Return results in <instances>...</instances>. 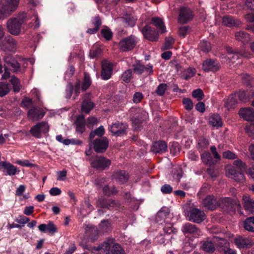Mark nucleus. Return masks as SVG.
<instances>
[{
    "instance_id": "obj_1",
    "label": "nucleus",
    "mask_w": 254,
    "mask_h": 254,
    "mask_svg": "<svg viewBox=\"0 0 254 254\" xmlns=\"http://www.w3.org/2000/svg\"><path fill=\"white\" fill-rule=\"evenodd\" d=\"M24 22V17L17 16L9 19L6 22L8 32L14 36L19 35L22 33V25Z\"/></svg>"
},
{
    "instance_id": "obj_2",
    "label": "nucleus",
    "mask_w": 254,
    "mask_h": 254,
    "mask_svg": "<svg viewBox=\"0 0 254 254\" xmlns=\"http://www.w3.org/2000/svg\"><path fill=\"white\" fill-rule=\"evenodd\" d=\"M0 8V19H3L10 15L18 7L19 0H1Z\"/></svg>"
},
{
    "instance_id": "obj_3",
    "label": "nucleus",
    "mask_w": 254,
    "mask_h": 254,
    "mask_svg": "<svg viewBox=\"0 0 254 254\" xmlns=\"http://www.w3.org/2000/svg\"><path fill=\"white\" fill-rule=\"evenodd\" d=\"M218 202L219 206L220 205L229 212H235L236 210L239 211L241 208L240 202L238 200H232L229 197L220 198Z\"/></svg>"
},
{
    "instance_id": "obj_4",
    "label": "nucleus",
    "mask_w": 254,
    "mask_h": 254,
    "mask_svg": "<svg viewBox=\"0 0 254 254\" xmlns=\"http://www.w3.org/2000/svg\"><path fill=\"white\" fill-rule=\"evenodd\" d=\"M49 130V126L45 122H42L37 124L32 127L30 130L31 134L37 138H40L42 133H46Z\"/></svg>"
},
{
    "instance_id": "obj_5",
    "label": "nucleus",
    "mask_w": 254,
    "mask_h": 254,
    "mask_svg": "<svg viewBox=\"0 0 254 254\" xmlns=\"http://www.w3.org/2000/svg\"><path fill=\"white\" fill-rule=\"evenodd\" d=\"M220 67L219 62L215 59H207L202 64V69L206 72H216L220 69Z\"/></svg>"
},
{
    "instance_id": "obj_6",
    "label": "nucleus",
    "mask_w": 254,
    "mask_h": 254,
    "mask_svg": "<svg viewBox=\"0 0 254 254\" xmlns=\"http://www.w3.org/2000/svg\"><path fill=\"white\" fill-rule=\"evenodd\" d=\"M111 165V161L102 156H98L91 163L93 167L99 170H103L108 168Z\"/></svg>"
},
{
    "instance_id": "obj_7",
    "label": "nucleus",
    "mask_w": 254,
    "mask_h": 254,
    "mask_svg": "<svg viewBox=\"0 0 254 254\" xmlns=\"http://www.w3.org/2000/svg\"><path fill=\"white\" fill-rule=\"evenodd\" d=\"M189 217L190 221L196 223H200L205 220L206 216L203 211L194 208L190 210Z\"/></svg>"
},
{
    "instance_id": "obj_8",
    "label": "nucleus",
    "mask_w": 254,
    "mask_h": 254,
    "mask_svg": "<svg viewBox=\"0 0 254 254\" xmlns=\"http://www.w3.org/2000/svg\"><path fill=\"white\" fill-rule=\"evenodd\" d=\"M182 231L185 235L190 234L195 237H198L202 234L200 230L195 225L190 223L183 225Z\"/></svg>"
},
{
    "instance_id": "obj_9",
    "label": "nucleus",
    "mask_w": 254,
    "mask_h": 254,
    "mask_svg": "<svg viewBox=\"0 0 254 254\" xmlns=\"http://www.w3.org/2000/svg\"><path fill=\"white\" fill-rule=\"evenodd\" d=\"M135 40L133 36H129L123 39L120 42V49L122 51H127L132 49L135 45Z\"/></svg>"
},
{
    "instance_id": "obj_10",
    "label": "nucleus",
    "mask_w": 254,
    "mask_h": 254,
    "mask_svg": "<svg viewBox=\"0 0 254 254\" xmlns=\"http://www.w3.org/2000/svg\"><path fill=\"white\" fill-rule=\"evenodd\" d=\"M93 148L96 152H104L108 146V141L106 137L96 139L93 142Z\"/></svg>"
},
{
    "instance_id": "obj_11",
    "label": "nucleus",
    "mask_w": 254,
    "mask_h": 254,
    "mask_svg": "<svg viewBox=\"0 0 254 254\" xmlns=\"http://www.w3.org/2000/svg\"><path fill=\"white\" fill-rule=\"evenodd\" d=\"M141 32L144 37L149 41H156L158 39V32L149 25L144 26L141 29Z\"/></svg>"
},
{
    "instance_id": "obj_12",
    "label": "nucleus",
    "mask_w": 254,
    "mask_h": 254,
    "mask_svg": "<svg viewBox=\"0 0 254 254\" xmlns=\"http://www.w3.org/2000/svg\"><path fill=\"white\" fill-rule=\"evenodd\" d=\"M202 205L206 209L213 210L219 206V202L214 196L208 195L203 200Z\"/></svg>"
},
{
    "instance_id": "obj_13",
    "label": "nucleus",
    "mask_w": 254,
    "mask_h": 254,
    "mask_svg": "<svg viewBox=\"0 0 254 254\" xmlns=\"http://www.w3.org/2000/svg\"><path fill=\"white\" fill-rule=\"evenodd\" d=\"M113 73V64L108 61L102 62L101 77L104 80H108L111 78Z\"/></svg>"
},
{
    "instance_id": "obj_14",
    "label": "nucleus",
    "mask_w": 254,
    "mask_h": 254,
    "mask_svg": "<svg viewBox=\"0 0 254 254\" xmlns=\"http://www.w3.org/2000/svg\"><path fill=\"white\" fill-rule=\"evenodd\" d=\"M127 128V125L120 122H117L113 124L109 127L110 131L114 134L117 136L121 135L126 132Z\"/></svg>"
},
{
    "instance_id": "obj_15",
    "label": "nucleus",
    "mask_w": 254,
    "mask_h": 254,
    "mask_svg": "<svg viewBox=\"0 0 254 254\" xmlns=\"http://www.w3.org/2000/svg\"><path fill=\"white\" fill-rule=\"evenodd\" d=\"M226 176L237 182H243L245 180L242 172H237L233 167L228 166L226 168Z\"/></svg>"
},
{
    "instance_id": "obj_16",
    "label": "nucleus",
    "mask_w": 254,
    "mask_h": 254,
    "mask_svg": "<svg viewBox=\"0 0 254 254\" xmlns=\"http://www.w3.org/2000/svg\"><path fill=\"white\" fill-rule=\"evenodd\" d=\"M45 113L39 108L32 107L27 113L28 117L32 120L37 121L42 119L45 115Z\"/></svg>"
},
{
    "instance_id": "obj_17",
    "label": "nucleus",
    "mask_w": 254,
    "mask_h": 254,
    "mask_svg": "<svg viewBox=\"0 0 254 254\" xmlns=\"http://www.w3.org/2000/svg\"><path fill=\"white\" fill-rule=\"evenodd\" d=\"M235 244L240 249L250 247L254 245V242L250 239L238 236L235 239Z\"/></svg>"
},
{
    "instance_id": "obj_18",
    "label": "nucleus",
    "mask_w": 254,
    "mask_h": 254,
    "mask_svg": "<svg viewBox=\"0 0 254 254\" xmlns=\"http://www.w3.org/2000/svg\"><path fill=\"white\" fill-rule=\"evenodd\" d=\"M193 17L192 11L189 8H182L179 14V20L181 23H187Z\"/></svg>"
},
{
    "instance_id": "obj_19",
    "label": "nucleus",
    "mask_w": 254,
    "mask_h": 254,
    "mask_svg": "<svg viewBox=\"0 0 254 254\" xmlns=\"http://www.w3.org/2000/svg\"><path fill=\"white\" fill-rule=\"evenodd\" d=\"M1 165V169H3V172L5 173V175L13 176L17 171V167L9 162L2 161Z\"/></svg>"
},
{
    "instance_id": "obj_20",
    "label": "nucleus",
    "mask_w": 254,
    "mask_h": 254,
    "mask_svg": "<svg viewBox=\"0 0 254 254\" xmlns=\"http://www.w3.org/2000/svg\"><path fill=\"white\" fill-rule=\"evenodd\" d=\"M240 117L248 121H254V111L251 108L241 109L239 112Z\"/></svg>"
},
{
    "instance_id": "obj_21",
    "label": "nucleus",
    "mask_w": 254,
    "mask_h": 254,
    "mask_svg": "<svg viewBox=\"0 0 254 254\" xmlns=\"http://www.w3.org/2000/svg\"><path fill=\"white\" fill-rule=\"evenodd\" d=\"M85 230L86 234L91 238L93 241L97 239L98 234L100 233L99 229L98 230L96 226L92 225H86Z\"/></svg>"
},
{
    "instance_id": "obj_22",
    "label": "nucleus",
    "mask_w": 254,
    "mask_h": 254,
    "mask_svg": "<svg viewBox=\"0 0 254 254\" xmlns=\"http://www.w3.org/2000/svg\"><path fill=\"white\" fill-rule=\"evenodd\" d=\"M243 200L245 210L249 213L254 214V200L249 195H244Z\"/></svg>"
},
{
    "instance_id": "obj_23",
    "label": "nucleus",
    "mask_w": 254,
    "mask_h": 254,
    "mask_svg": "<svg viewBox=\"0 0 254 254\" xmlns=\"http://www.w3.org/2000/svg\"><path fill=\"white\" fill-rule=\"evenodd\" d=\"M39 230L42 232H49L52 234L57 231L56 226L52 221H49L47 224H42L38 226Z\"/></svg>"
},
{
    "instance_id": "obj_24",
    "label": "nucleus",
    "mask_w": 254,
    "mask_h": 254,
    "mask_svg": "<svg viewBox=\"0 0 254 254\" xmlns=\"http://www.w3.org/2000/svg\"><path fill=\"white\" fill-rule=\"evenodd\" d=\"M222 23L228 27L239 26L241 22L238 19H234L231 16H224L222 18Z\"/></svg>"
},
{
    "instance_id": "obj_25",
    "label": "nucleus",
    "mask_w": 254,
    "mask_h": 254,
    "mask_svg": "<svg viewBox=\"0 0 254 254\" xmlns=\"http://www.w3.org/2000/svg\"><path fill=\"white\" fill-rule=\"evenodd\" d=\"M167 144L164 141H159L154 142L151 147V150L154 153H163L166 151Z\"/></svg>"
},
{
    "instance_id": "obj_26",
    "label": "nucleus",
    "mask_w": 254,
    "mask_h": 254,
    "mask_svg": "<svg viewBox=\"0 0 254 254\" xmlns=\"http://www.w3.org/2000/svg\"><path fill=\"white\" fill-rule=\"evenodd\" d=\"M4 62L7 64L6 67H9L14 71H17L19 67V64L11 57H7L4 59Z\"/></svg>"
},
{
    "instance_id": "obj_27",
    "label": "nucleus",
    "mask_w": 254,
    "mask_h": 254,
    "mask_svg": "<svg viewBox=\"0 0 254 254\" xmlns=\"http://www.w3.org/2000/svg\"><path fill=\"white\" fill-rule=\"evenodd\" d=\"M151 22L157 27L160 33H163L166 31L165 26L161 19L158 17H154L152 19Z\"/></svg>"
},
{
    "instance_id": "obj_28",
    "label": "nucleus",
    "mask_w": 254,
    "mask_h": 254,
    "mask_svg": "<svg viewBox=\"0 0 254 254\" xmlns=\"http://www.w3.org/2000/svg\"><path fill=\"white\" fill-rule=\"evenodd\" d=\"M213 241L214 242L211 241L204 242L201 247L203 251L209 254L213 253L215 250L214 240Z\"/></svg>"
},
{
    "instance_id": "obj_29",
    "label": "nucleus",
    "mask_w": 254,
    "mask_h": 254,
    "mask_svg": "<svg viewBox=\"0 0 254 254\" xmlns=\"http://www.w3.org/2000/svg\"><path fill=\"white\" fill-rule=\"evenodd\" d=\"M114 177L121 183L126 182L128 179V175L125 171H117L114 175Z\"/></svg>"
},
{
    "instance_id": "obj_30",
    "label": "nucleus",
    "mask_w": 254,
    "mask_h": 254,
    "mask_svg": "<svg viewBox=\"0 0 254 254\" xmlns=\"http://www.w3.org/2000/svg\"><path fill=\"white\" fill-rule=\"evenodd\" d=\"M235 38L237 40L240 41L243 43H248L250 40V36L243 31H240L235 33Z\"/></svg>"
},
{
    "instance_id": "obj_31",
    "label": "nucleus",
    "mask_w": 254,
    "mask_h": 254,
    "mask_svg": "<svg viewBox=\"0 0 254 254\" xmlns=\"http://www.w3.org/2000/svg\"><path fill=\"white\" fill-rule=\"evenodd\" d=\"M122 19L125 24L129 26H133L135 24L137 17L136 16L132 14H128L125 15L122 18Z\"/></svg>"
},
{
    "instance_id": "obj_32",
    "label": "nucleus",
    "mask_w": 254,
    "mask_h": 254,
    "mask_svg": "<svg viewBox=\"0 0 254 254\" xmlns=\"http://www.w3.org/2000/svg\"><path fill=\"white\" fill-rule=\"evenodd\" d=\"M112 244V240H108L105 242L100 247L98 254H109Z\"/></svg>"
},
{
    "instance_id": "obj_33",
    "label": "nucleus",
    "mask_w": 254,
    "mask_h": 254,
    "mask_svg": "<svg viewBox=\"0 0 254 254\" xmlns=\"http://www.w3.org/2000/svg\"><path fill=\"white\" fill-rule=\"evenodd\" d=\"M238 103L237 99L235 94L231 95L225 103V107L230 110L233 108Z\"/></svg>"
},
{
    "instance_id": "obj_34",
    "label": "nucleus",
    "mask_w": 254,
    "mask_h": 254,
    "mask_svg": "<svg viewBox=\"0 0 254 254\" xmlns=\"http://www.w3.org/2000/svg\"><path fill=\"white\" fill-rule=\"evenodd\" d=\"M196 73V70L194 68L188 67L185 69L181 74V77L186 79L188 80L191 77H193Z\"/></svg>"
},
{
    "instance_id": "obj_35",
    "label": "nucleus",
    "mask_w": 254,
    "mask_h": 254,
    "mask_svg": "<svg viewBox=\"0 0 254 254\" xmlns=\"http://www.w3.org/2000/svg\"><path fill=\"white\" fill-rule=\"evenodd\" d=\"M94 104L89 99H84L81 106V110L82 112L85 113H89L93 109Z\"/></svg>"
},
{
    "instance_id": "obj_36",
    "label": "nucleus",
    "mask_w": 254,
    "mask_h": 254,
    "mask_svg": "<svg viewBox=\"0 0 254 254\" xmlns=\"http://www.w3.org/2000/svg\"><path fill=\"white\" fill-rule=\"evenodd\" d=\"M209 123L213 127H220L222 126V122L219 115L214 114L209 118Z\"/></svg>"
},
{
    "instance_id": "obj_37",
    "label": "nucleus",
    "mask_w": 254,
    "mask_h": 254,
    "mask_svg": "<svg viewBox=\"0 0 254 254\" xmlns=\"http://www.w3.org/2000/svg\"><path fill=\"white\" fill-rule=\"evenodd\" d=\"M244 227L247 231L254 232V217L247 218L244 223Z\"/></svg>"
},
{
    "instance_id": "obj_38",
    "label": "nucleus",
    "mask_w": 254,
    "mask_h": 254,
    "mask_svg": "<svg viewBox=\"0 0 254 254\" xmlns=\"http://www.w3.org/2000/svg\"><path fill=\"white\" fill-rule=\"evenodd\" d=\"M172 179L170 178L173 181H176L178 183L180 179L182 177V170L180 168H174L172 171Z\"/></svg>"
},
{
    "instance_id": "obj_39",
    "label": "nucleus",
    "mask_w": 254,
    "mask_h": 254,
    "mask_svg": "<svg viewBox=\"0 0 254 254\" xmlns=\"http://www.w3.org/2000/svg\"><path fill=\"white\" fill-rule=\"evenodd\" d=\"M99 229L101 233L108 232L111 230V224L108 221L103 220L99 224Z\"/></svg>"
},
{
    "instance_id": "obj_40",
    "label": "nucleus",
    "mask_w": 254,
    "mask_h": 254,
    "mask_svg": "<svg viewBox=\"0 0 254 254\" xmlns=\"http://www.w3.org/2000/svg\"><path fill=\"white\" fill-rule=\"evenodd\" d=\"M243 83L248 86H254V77L248 74H244L241 75Z\"/></svg>"
},
{
    "instance_id": "obj_41",
    "label": "nucleus",
    "mask_w": 254,
    "mask_h": 254,
    "mask_svg": "<svg viewBox=\"0 0 254 254\" xmlns=\"http://www.w3.org/2000/svg\"><path fill=\"white\" fill-rule=\"evenodd\" d=\"M10 82L13 86V91L16 92H19L21 88L19 80L16 77L12 76Z\"/></svg>"
},
{
    "instance_id": "obj_42",
    "label": "nucleus",
    "mask_w": 254,
    "mask_h": 254,
    "mask_svg": "<svg viewBox=\"0 0 254 254\" xmlns=\"http://www.w3.org/2000/svg\"><path fill=\"white\" fill-rule=\"evenodd\" d=\"M237 99L239 98L240 100L243 102H247L249 99V94L245 91H240L235 94Z\"/></svg>"
},
{
    "instance_id": "obj_43",
    "label": "nucleus",
    "mask_w": 254,
    "mask_h": 254,
    "mask_svg": "<svg viewBox=\"0 0 254 254\" xmlns=\"http://www.w3.org/2000/svg\"><path fill=\"white\" fill-rule=\"evenodd\" d=\"M10 88L7 83H0V97H3L6 95L10 91Z\"/></svg>"
},
{
    "instance_id": "obj_44",
    "label": "nucleus",
    "mask_w": 254,
    "mask_h": 254,
    "mask_svg": "<svg viewBox=\"0 0 254 254\" xmlns=\"http://www.w3.org/2000/svg\"><path fill=\"white\" fill-rule=\"evenodd\" d=\"M76 131L80 133L84 132L85 130V124L83 119L80 120L78 119L76 122Z\"/></svg>"
},
{
    "instance_id": "obj_45",
    "label": "nucleus",
    "mask_w": 254,
    "mask_h": 254,
    "mask_svg": "<svg viewBox=\"0 0 254 254\" xmlns=\"http://www.w3.org/2000/svg\"><path fill=\"white\" fill-rule=\"evenodd\" d=\"M209 142L208 139L201 137L198 140L197 148L199 149L203 150L208 146Z\"/></svg>"
},
{
    "instance_id": "obj_46",
    "label": "nucleus",
    "mask_w": 254,
    "mask_h": 254,
    "mask_svg": "<svg viewBox=\"0 0 254 254\" xmlns=\"http://www.w3.org/2000/svg\"><path fill=\"white\" fill-rule=\"evenodd\" d=\"M91 85V80L88 74L84 73V81L82 85V90L85 91Z\"/></svg>"
},
{
    "instance_id": "obj_47",
    "label": "nucleus",
    "mask_w": 254,
    "mask_h": 254,
    "mask_svg": "<svg viewBox=\"0 0 254 254\" xmlns=\"http://www.w3.org/2000/svg\"><path fill=\"white\" fill-rule=\"evenodd\" d=\"M201 160L202 162L206 164H211L212 162L211 156L210 154L208 152L203 153L201 155Z\"/></svg>"
},
{
    "instance_id": "obj_48",
    "label": "nucleus",
    "mask_w": 254,
    "mask_h": 254,
    "mask_svg": "<svg viewBox=\"0 0 254 254\" xmlns=\"http://www.w3.org/2000/svg\"><path fill=\"white\" fill-rule=\"evenodd\" d=\"M192 95L193 97L197 99L198 101L201 100L204 97L202 90L199 88L194 90L192 92Z\"/></svg>"
},
{
    "instance_id": "obj_49",
    "label": "nucleus",
    "mask_w": 254,
    "mask_h": 254,
    "mask_svg": "<svg viewBox=\"0 0 254 254\" xmlns=\"http://www.w3.org/2000/svg\"><path fill=\"white\" fill-rule=\"evenodd\" d=\"M199 47L200 49L205 52H209L211 49L210 43L205 41H203L200 42L199 44Z\"/></svg>"
},
{
    "instance_id": "obj_50",
    "label": "nucleus",
    "mask_w": 254,
    "mask_h": 254,
    "mask_svg": "<svg viewBox=\"0 0 254 254\" xmlns=\"http://www.w3.org/2000/svg\"><path fill=\"white\" fill-rule=\"evenodd\" d=\"M4 41L9 47L13 48L16 45V41L10 36L8 35L4 38Z\"/></svg>"
},
{
    "instance_id": "obj_51",
    "label": "nucleus",
    "mask_w": 254,
    "mask_h": 254,
    "mask_svg": "<svg viewBox=\"0 0 254 254\" xmlns=\"http://www.w3.org/2000/svg\"><path fill=\"white\" fill-rule=\"evenodd\" d=\"M112 254H125V253L119 244H116L113 246Z\"/></svg>"
},
{
    "instance_id": "obj_52",
    "label": "nucleus",
    "mask_w": 254,
    "mask_h": 254,
    "mask_svg": "<svg viewBox=\"0 0 254 254\" xmlns=\"http://www.w3.org/2000/svg\"><path fill=\"white\" fill-rule=\"evenodd\" d=\"M144 69L145 67L144 65L140 63H137L133 65L134 72L138 74H141Z\"/></svg>"
},
{
    "instance_id": "obj_53",
    "label": "nucleus",
    "mask_w": 254,
    "mask_h": 254,
    "mask_svg": "<svg viewBox=\"0 0 254 254\" xmlns=\"http://www.w3.org/2000/svg\"><path fill=\"white\" fill-rule=\"evenodd\" d=\"M234 165L241 171H246V165L241 160L238 159L234 161Z\"/></svg>"
},
{
    "instance_id": "obj_54",
    "label": "nucleus",
    "mask_w": 254,
    "mask_h": 254,
    "mask_svg": "<svg viewBox=\"0 0 254 254\" xmlns=\"http://www.w3.org/2000/svg\"><path fill=\"white\" fill-rule=\"evenodd\" d=\"M163 230L165 233L169 234L175 233L177 232L176 229L173 228L171 223H166L163 228Z\"/></svg>"
},
{
    "instance_id": "obj_55",
    "label": "nucleus",
    "mask_w": 254,
    "mask_h": 254,
    "mask_svg": "<svg viewBox=\"0 0 254 254\" xmlns=\"http://www.w3.org/2000/svg\"><path fill=\"white\" fill-rule=\"evenodd\" d=\"M183 103L186 110H191L193 108L192 102L190 98H184L183 100Z\"/></svg>"
},
{
    "instance_id": "obj_56",
    "label": "nucleus",
    "mask_w": 254,
    "mask_h": 254,
    "mask_svg": "<svg viewBox=\"0 0 254 254\" xmlns=\"http://www.w3.org/2000/svg\"><path fill=\"white\" fill-rule=\"evenodd\" d=\"M101 34L102 36L106 39L110 40L112 37V32L108 28H105L101 30Z\"/></svg>"
},
{
    "instance_id": "obj_57",
    "label": "nucleus",
    "mask_w": 254,
    "mask_h": 254,
    "mask_svg": "<svg viewBox=\"0 0 254 254\" xmlns=\"http://www.w3.org/2000/svg\"><path fill=\"white\" fill-rule=\"evenodd\" d=\"M132 75V71L130 69L125 71L122 75L123 80L128 83L130 81Z\"/></svg>"
},
{
    "instance_id": "obj_58",
    "label": "nucleus",
    "mask_w": 254,
    "mask_h": 254,
    "mask_svg": "<svg viewBox=\"0 0 254 254\" xmlns=\"http://www.w3.org/2000/svg\"><path fill=\"white\" fill-rule=\"evenodd\" d=\"M246 126V130L250 136H254V121Z\"/></svg>"
},
{
    "instance_id": "obj_59",
    "label": "nucleus",
    "mask_w": 254,
    "mask_h": 254,
    "mask_svg": "<svg viewBox=\"0 0 254 254\" xmlns=\"http://www.w3.org/2000/svg\"><path fill=\"white\" fill-rule=\"evenodd\" d=\"M167 88V84H160L157 89L156 93L159 96L163 95Z\"/></svg>"
},
{
    "instance_id": "obj_60",
    "label": "nucleus",
    "mask_w": 254,
    "mask_h": 254,
    "mask_svg": "<svg viewBox=\"0 0 254 254\" xmlns=\"http://www.w3.org/2000/svg\"><path fill=\"white\" fill-rule=\"evenodd\" d=\"M174 43V39L172 37H168L166 38L165 42L164 45V49H169L172 47Z\"/></svg>"
},
{
    "instance_id": "obj_61",
    "label": "nucleus",
    "mask_w": 254,
    "mask_h": 254,
    "mask_svg": "<svg viewBox=\"0 0 254 254\" xmlns=\"http://www.w3.org/2000/svg\"><path fill=\"white\" fill-rule=\"evenodd\" d=\"M189 31V27L188 26H182L179 29V35L183 37H185L188 34Z\"/></svg>"
},
{
    "instance_id": "obj_62",
    "label": "nucleus",
    "mask_w": 254,
    "mask_h": 254,
    "mask_svg": "<svg viewBox=\"0 0 254 254\" xmlns=\"http://www.w3.org/2000/svg\"><path fill=\"white\" fill-rule=\"evenodd\" d=\"M223 157L228 159H234L237 158V155L230 151H226L223 153Z\"/></svg>"
},
{
    "instance_id": "obj_63",
    "label": "nucleus",
    "mask_w": 254,
    "mask_h": 254,
    "mask_svg": "<svg viewBox=\"0 0 254 254\" xmlns=\"http://www.w3.org/2000/svg\"><path fill=\"white\" fill-rule=\"evenodd\" d=\"M172 190V187L168 184L163 185L161 188V191L164 193H170Z\"/></svg>"
},
{
    "instance_id": "obj_64",
    "label": "nucleus",
    "mask_w": 254,
    "mask_h": 254,
    "mask_svg": "<svg viewBox=\"0 0 254 254\" xmlns=\"http://www.w3.org/2000/svg\"><path fill=\"white\" fill-rule=\"evenodd\" d=\"M143 98V95L140 92H136L133 96V102L134 103H139Z\"/></svg>"
}]
</instances>
